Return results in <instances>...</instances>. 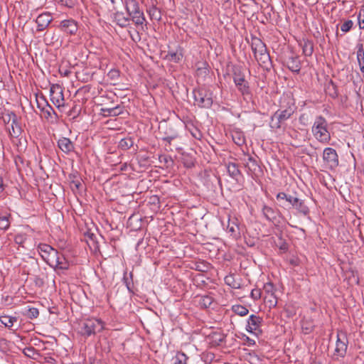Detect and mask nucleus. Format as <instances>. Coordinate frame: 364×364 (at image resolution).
<instances>
[{
    "label": "nucleus",
    "instance_id": "f257e3e1",
    "mask_svg": "<svg viewBox=\"0 0 364 364\" xmlns=\"http://www.w3.org/2000/svg\"><path fill=\"white\" fill-rule=\"evenodd\" d=\"M326 119L318 116L316 118L311 128V132L315 139L322 144H328L331 140V134L328 130Z\"/></svg>",
    "mask_w": 364,
    "mask_h": 364
},
{
    "label": "nucleus",
    "instance_id": "f03ea898",
    "mask_svg": "<svg viewBox=\"0 0 364 364\" xmlns=\"http://www.w3.org/2000/svg\"><path fill=\"white\" fill-rule=\"evenodd\" d=\"M251 47L258 63L261 66L267 67L271 60L266 45L261 39L255 37L252 38Z\"/></svg>",
    "mask_w": 364,
    "mask_h": 364
},
{
    "label": "nucleus",
    "instance_id": "7ed1b4c3",
    "mask_svg": "<svg viewBox=\"0 0 364 364\" xmlns=\"http://www.w3.org/2000/svg\"><path fill=\"white\" fill-rule=\"evenodd\" d=\"M126 10L135 26H141L143 29V26L146 25V20L144 12L139 8V3L136 0H127Z\"/></svg>",
    "mask_w": 364,
    "mask_h": 364
},
{
    "label": "nucleus",
    "instance_id": "20e7f679",
    "mask_svg": "<svg viewBox=\"0 0 364 364\" xmlns=\"http://www.w3.org/2000/svg\"><path fill=\"white\" fill-rule=\"evenodd\" d=\"M104 322L95 318H88L81 323L80 333L85 336H90L104 329Z\"/></svg>",
    "mask_w": 364,
    "mask_h": 364
},
{
    "label": "nucleus",
    "instance_id": "39448f33",
    "mask_svg": "<svg viewBox=\"0 0 364 364\" xmlns=\"http://www.w3.org/2000/svg\"><path fill=\"white\" fill-rule=\"evenodd\" d=\"M277 200L284 201L283 205H287L285 203H287L304 215H307L309 212V208L304 204V201L296 197L280 192L277 195Z\"/></svg>",
    "mask_w": 364,
    "mask_h": 364
},
{
    "label": "nucleus",
    "instance_id": "423d86ee",
    "mask_svg": "<svg viewBox=\"0 0 364 364\" xmlns=\"http://www.w3.org/2000/svg\"><path fill=\"white\" fill-rule=\"evenodd\" d=\"M195 103L203 108H209L213 105L212 92L204 88L195 89L193 91Z\"/></svg>",
    "mask_w": 364,
    "mask_h": 364
},
{
    "label": "nucleus",
    "instance_id": "0eeeda50",
    "mask_svg": "<svg viewBox=\"0 0 364 364\" xmlns=\"http://www.w3.org/2000/svg\"><path fill=\"white\" fill-rule=\"evenodd\" d=\"M294 110L289 107L283 110H277L271 117L269 125L272 129L277 130L282 127V123L289 119L294 114Z\"/></svg>",
    "mask_w": 364,
    "mask_h": 364
},
{
    "label": "nucleus",
    "instance_id": "6e6552de",
    "mask_svg": "<svg viewBox=\"0 0 364 364\" xmlns=\"http://www.w3.org/2000/svg\"><path fill=\"white\" fill-rule=\"evenodd\" d=\"M348 344V340L346 333L343 332L338 333L334 355L343 358L346 354Z\"/></svg>",
    "mask_w": 364,
    "mask_h": 364
},
{
    "label": "nucleus",
    "instance_id": "1a4fd4ad",
    "mask_svg": "<svg viewBox=\"0 0 364 364\" xmlns=\"http://www.w3.org/2000/svg\"><path fill=\"white\" fill-rule=\"evenodd\" d=\"M234 82L240 92L244 99L246 100L247 97L250 95V90L248 82L245 79V77L240 73H234L233 77Z\"/></svg>",
    "mask_w": 364,
    "mask_h": 364
},
{
    "label": "nucleus",
    "instance_id": "9d476101",
    "mask_svg": "<svg viewBox=\"0 0 364 364\" xmlns=\"http://www.w3.org/2000/svg\"><path fill=\"white\" fill-rule=\"evenodd\" d=\"M323 161L331 168H335L338 166V156L336 151L331 147H327L323 150Z\"/></svg>",
    "mask_w": 364,
    "mask_h": 364
},
{
    "label": "nucleus",
    "instance_id": "9b49d317",
    "mask_svg": "<svg viewBox=\"0 0 364 364\" xmlns=\"http://www.w3.org/2000/svg\"><path fill=\"white\" fill-rule=\"evenodd\" d=\"M263 319L262 318L252 314L248 319L247 321V331L250 333H254L255 334H257L258 333H261L262 331L260 330V326L262 325Z\"/></svg>",
    "mask_w": 364,
    "mask_h": 364
},
{
    "label": "nucleus",
    "instance_id": "f8f14e48",
    "mask_svg": "<svg viewBox=\"0 0 364 364\" xmlns=\"http://www.w3.org/2000/svg\"><path fill=\"white\" fill-rule=\"evenodd\" d=\"M59 28L62 31L70 35H75L78 30L77 22L71 18L62 21Z\"/></svg>",
    "mask_w": 364,
    "mask_h": 364
},
{
    "label": "nucleus",
    "instance_id": "ddd939ff",
    "mask_svg": "<svg viewBox=\"0 0 364 364\" xmlns=\"http://www.w3.org/2000/svg\"><path fill=\"white\" fill-rule=\"evenodd\" d=\"M53 18L49 12H45L40 14L36 19L37 24V31H44L51 23Z\"/></svg>",
    "mask_w": 364,
    "mask_h": 364
},
{
    "label": "nucleus",
    "instance_id": "4468645a",
    "mask_svg": "<svg viewBox=\"0 0 364 364\" xmlns=\"http://www.w3.org/2000/svg\"><path fill=\"white\" fill-rule=\"evenodd\" d=\"M50 100L58 108L64 106V97L63 90L58 86L56 87H52L50 88Z\"/></svg>",
    "mask_w": 364,
    "mask_h": 364
},
{
    "label": "nucleus",
    "instance_id": "2eb2a0df",
    "mask_svg": "<svg viewBox=\"0 0 364 364\" xmlns=\"http://www.w3.org/2000/svg\"><path fill=\"white\" fill-rule=\"evenodd\" d=\"M287 68L292 72L299 73L301 70V62L296 55H291L288 57L285 62Z\"/></svg>",
    "mask_w": 364,
    "mask_h": 364
},
{
    "label": "nucleus",
    "instance_id": "dca6fc26",
    "mask_svg": "<svg viewBox=\"0 0 364 364\" xmlns=\"http://www.w3.org/2000/svg\"><path fill=\"white\" fill-rule=\"evenodd\" d=\"M59 149L65 154H69L74 150V145L70 139L61 137L58 141Z\"/></svg>",
    "mask_w": 364,
    "mask_h": 364
},
{
    "label": "nucleus",
    "instance_id": "f3484780",
    "mask_svg": "<svg viewBox=\"0 0 364 364\" xmlns=\"http://www.w3.org/2000/svg\"><path fill=\"white\" fill-rule=\"evenodd\" d=\"M183 57V49L178 47L176 50H169L166 56V58L169 61L178 63L182 60Z\"/></svg>",
    "mask_w": 364,
    "mask_h": 364
},
{
    "label": "nucleus",
    "instance_id": "a211bd4d",
    "mask_svg": "<svg viewBox=\"0 0 364 364\" xmlns=\"http://www.w3.org/2000/svg\"><path fill=\"white\" fill-rule=\"evenodd\" d=\"M130 18L125 17L122 12H117L114 14V22L122 28H125L129 25Z\"/></svg>",
    "mask_w": 364,
    "mask_h": 364
},
{
    "label": "nucleus",
    "instance_id": "6ab92c4d",
    "mask_svg": "<svg viewBox=\"0 0 364 364\" xmlns=\"http://www.w3.org/2000/svg\"><path fill=\"white\" fill-rule=\"evenodd\" d=\"M50 245L47 244H40L38 247V250L42 257V259L46 261L47 257H48L49 255L51 253L52 250H53Z\"/></svg>",
    "mask_w": 364,
    "mask_h": 364
},
{
    "label": "nucleus",
    "instance_id": "aec40b11",
    "mask_svg": "<svg viewBox=\"0 0 364 364\" xmlns=\"http://www.w3.org/2000/svg\"><path fill=\"white\" fill-rule=\"evenodd\" d=\"M264 216L269 221L274 223L277 219V213L271 207L264 205L262 208Z\"/></svg>",
    "mask_w": 364,
    "mask_h": 364
},
{
    "label": "nucleus",
    "instance_id": "412c9836",
    "mask_svg": "<svg viewBox=\"0 0 364 364\" xmlns=\"http://www.w3.org/2000/svg\"><path fill=\"white\" fill-rule=\"evenodd\" d=\"M227 170L229 175L236 180H237L238 177L241 175L238 166L235 163H228L227 165Z\"/></svg>",
    "mask_w": 364,
    "mask_h": 364
},
{
    "label": "nucleus",
    "instance_id": "4be33fe9",
    "mask_svg": "<svg viewBox=\"0 0 364 364\" xmlns=\"http://www.w3.org/2000/svg\"><path fill=\"white\" fill-rule=\"evenodd\" d=\"M357 60L358 62L360 70L361 73H364V48L363 44H359L358 46L357 50Z\"/></svg>",
    "mask_w": 364,
    "mask_h": 364
},
{
    "label": "nucleus",
    "instance_id": "5701e85b",
    "mask_svg": "<svg viewBox=\"0 0 364 364\" xmlns=\"http://www.w3.org/2000/svg\"><path fill=\"white\" fill-rule=\"evenodd\" d=\"M303 53L306 56H311L314 52V43L311 41L304 40L301 43Z\"/></svg>",
    "mask_w": 364,
    "mask_h": 364
},
{
    "label": "nucleus",
    "instance_id": "b1692460",
    "mask_svg": "<svg viewBox=\"0 0 364 364\" xmlns=\"http://www.w3.org/2000/svg\"><path fill=\"white\" fill-rule=\"evenodd\" d=\"M134 145V140L132 137L127 136L122 139L118 144V147L123 150L127 151L129 149Z\"/></svg>",
    "mask_w": 364,
    "mask_h": 364
},
{
    "label": "nucleus",
    "instance_id": "393cba45",
    "mask_svg": "<svg viewBox=\"0 0 364 364\" xmlns=\"http://www.w3.org/2000/svg\"><path fill=\"white\" fill-rule=\"evenodd\" d=\"M227 231L230 233V235L237 237L240 236L239 226L238 225L234 222L229 220L228 225L227 226Z\"/></svg>",
    "mask_w": 364,
    "mask_h": 364
},
{
    "label": "nucleus",
    "instance_id": "a878e982",
    "mask_svg": "<svg viewBox=\"0 0 364 364\" xmlns=\"http://www.w3.org/2000/svg\"><path fill=\"white\" fill-rule=\"evenodd\" d=\"M146 11L152 20L159 21L161 18L160 10L155 6H151L147 9Z\"/></svg>",
    "mask_w": 364,
    "mask_h": 364
},
{
    "label": "nucleus",
    "instance_id": "bb28decb",
    "mask_svg": "<svg viewBox=\"0 0 364 364\" xmlns=\"http://www.w3.org/2000/svg\"><path fill=\"white\" fill-rule=\"evenodd\" d=\"M53 268H55V269L62 270L68 269L69 263L62 254H60V255L59 256V259H58V262L55 264Z\"/></svg>",
    "mask_w": 364,
    "mask_h": 364
},
{
    "label": "nucleus",
    "instance_id": "cd10ccee",
    "mask_svg": "<svg viewBox=\"0 0 364 364\" xmlns=\"http://www.w3.org/2000/svg\"><path fill=\"white\" fill-rule=\"evenodd\" d=\"M232 138L233 141L238 146H242L245 142V135L240 131H234L232 133Z\"/></svg>",
    "mask_w": 364,
    "mask_h": 364
},
{
    "label": "nucleus",
    "instance_id": "c85d7f7f",
    "mask_svg": "<svg viewBox=\"0 0 364 364\" xmlns=\"http://www.w3.org/2000/svg\"><path fill=\"white\" fill-rule=\"evenodd\" d=\"M60 254L54 249L52 250L51 253L49 255L48 257H47V259L45 261L49 266L53 267L55 264L58 262V259H59V256Z\"/></svg>",
    "mask_w": 364,
    "mask_h": 364
},
{
    "label": "nucleus",
    "instance_id": "c756f323",
    "mask_svg": "<svg viewBox=\"0 0 364 364\" xmlns=\"http://www.w3.org/2000/svg\"><path fill=\"white\" fill-rule=\"evenodd\" d=\"M42 100L44 101V102L46 103V107H42L40 102L38 100H37V104H38V108L41 109V110L43 111L48 115V116H46V117H51L52 114L57 116V114L55 112L53 107L48 105V103L45 100V99L43 97H42Z\"/></svg>",
    "mask_w": 364,
    "mask_h": 364
},
{
    "label": "nucleus",
    "instance_id": "7c9ffc66",
    "mask_svg": "<svg viewBox=\"0 0 364 364\" xmlns=\"http://www.w3.org/2000/svg\"><path fill=\"white\" fill-rule=\"evenodd\" d=\"M264 302L269 308L275 307L277 304V298L274 293L266 294L264 297Z\"/></svg>",
    "mask_w": 364,
    "mask_h": 364
},
{
    "label": "nucleus",
    "instance_id": "2f4dec72",
    "mask_svg": "<svg viewBox=\"0 0 364 364\" xmlns=\"http://www.w3.org/2000/svg\"><path fill=\"white\" fill-rule=\"evenodd\" d=\"M0 321L2 324H4L6 327L11 328L13 326L14 323L17 321L16 317H12L9 316H1L0 317Z\"/></svg>",
    "mask_w": 364,
    "mask_h": 364
},
{
    "label": "nucleus",
    "instance_id": "473e14b6",
    "mask_svg": "<svg viewBox=\"0 0 364 364\" xmlns=\"http://www.w3.org/2000/svg\"><path fill=\"white\" fill-rule=\"evenodd\" d=\"M117 108H102L101 112L104 117H109L113 116L116 117L122 114V111L119 110V112H116Z\"/></svg>",
    "mask_w": 364,
    "mask_h": 364
},
{
    "label": "nucleus",
    "instance_id": "72a5a7b5",
    "mask_svg": "<svg viewBox=\"0 0 364 364\" xmlns=\"http://www.w3.org/2000/svg\"><path fill=\"white\" fill-rule=\"evenodd\" d=\"M232 310L233 312L240 316H246L249 312L248 309L242 305H233Z\"/></svg>",
    "mask_w": 364,
    "mask_h": 364
},
{
    "label": "nucleus",
    "instance_id": "f704fd0d",
    "mask_svg": "<svg viewBox=\"0 0 364 364\" xmlns=\"http://www.w3.org/2000/svg\"><path fill=\"white\" fill-rule=\"evenodd\" d=\"M213 301V299L208 295L201 296L199 304L202 308L206 309L210 306Z\"/></svg>",
    "mask_w": 364,
    "mask_h": 364
},
{
    "label": "nucleus",
    "instance_id": "c9c22d12",
    "mask_svg": "<svg viewBox=\"0 0 364 364\" xmlns=\"http://www.w3.org/2000/svg\"><path fill=\"white\" fill-rule=\"evenodd\" d=\"M188 357L183 353L178 352L173 358V364H186Z\"/></svg>",
    "mask_w": 364,
    "mask_h": 364
},
{
    "label": "nucleus",
    "instance_id": "e433bc0d",
    "mask_svg": "<svg viewBox=\"0 0 364 364\" xmlns=\"http://www.w3.org/2000/svg\"><path fill=\"white\" fill-rule=\"evenodd\" d=\"M28 318L33 319L36 318L39 315L38 309L34 307L29 308L26 310V312L24 314Z\"/></svg>",
    "mask_w": 364,
    "mask_h": 364
},
{
    "label": "nucleus",
    "instance_id": "4c0bfd02",
    "mask_svg": "<svg viewBox=\"0 0 364 364\" xmlns=\"http://www.w3.org/2000/svg\"><path fill=\"white\" fill-rule=\"evenodd\" d=\"M9 226L10 222L9 220V218L7 216L0 217V229L6 230L9 229Z\"/></svg>",
    "mask_w": 364,
    "mask_h": 364
},
{
    "label": "nucleus",
    "instance_id": "58836bf2",
    "mask_svg": "<svg viewBox=\"0 0 364 364\" xmlns=\"http://www.w3.org/2000/svg\"><path fill=\"white\" fill-rule=\"evenodd\" d=\"M353 26V21L347 20L341 26V30L343 33H347L350 31Z\"/></svg>",
    "mask_w": 364,
    "mask_h": 364
},
{
    "label": "nucleus",
    "instance_id": "ea45409f",
    "mask_svg": "<svg viewBox=\"0 0 364 364\" xmlns=\"http://www.w3.org/2000/svg\"><path fill=\"white\" fill-rule=\"evenodd\" d=\"M26 235L23 234H18L14 237V241L18 245H23L24 242L26 241Z\"/></svg>",
    "mask_w": 364,
    "mask_h": 364
},
{
    "label": "nucleus",
    "instance_id": "a19ab883",
    "mask_svg": "<svg viewBox=\"0 0 364 364\" xmlns=\"http://www.w3.org/2000/svg\"><path fill=\"white\" fill-rule=\"evenodd\" d=\"M262 296V291L259 289H254L251 291V297L254 300H257Z\"/></svg>",
    "mask_w": 364,
    "mask_h": 364
},
{
    "label": "nucleus",
    "instance_id": "79ce46f5",
    "mask_svg": "<svg viewBox=\"0 0 364 364\" xmlns=\"http://www.w3.org/2000/svg\"><path fill=\"white\" fill-rule=\"evenodd\" d=\"M358 21L360 29H364V11L363 14H362V11L360 10L358 14Z\"/></svg>",
    "mask_w": 364,
    "mask_h": 364
},
{
    "label": "nucleus",
    "instance_id": "37998d69",
    "mask_svg": "<svg viewBox=\"0 0 364 364\" xmlns=\"http://www.w3.org/2000/svg\"><path fill=\"white\" fill-rule=\"evenodd\" d=\"M264 291L266 294L274 293V286L272 283H267L264 285Z\"/></svg>",
    "mask_w": 364,
    "mask_h": 364
},
{
    "label": "nucleus",
    "instance_id": "c03bdc74",
    "mask_svg": "<svg viewBox=\"0 0 364 364\" xmlns=\"http://www.w3.org/2000/svg\"><path fill=\"white\" fill-rule=\"evenodd\" d=\"M134 32L136 33V35L134 36L132 33V31H129V36L130 37L132 38V39L135 41V42H138L141 40V36L139 35V32L134 30Z\"/></svg>",
    "mask_w": 364,
    "mask_h": 364
},
{
    "label": "nucleus",
    "instance_id": "a18cd8bd",
    "mask_svg": "<svg viewBox=\"0 0 364 364\" xmlns=\"http://www.w3.org/2000/svg\"><path fill=\"white\" fill-rule=\"evenodd\" d=\"M108 76L110 77V78L112 79H115L119 77V73L117 70H111L108 73Z\"/></svg>",
    "mask_w": 364,
    "mask_h": 364
},
{
    "label": "nucleus",
    "instance_id": "49530a36",
    "mask_svg": "<svg viewBox=\"0 0 364 364\" xmlns=\"http://www.w3.org/2000/svg\"><path fill=\"white\" fill-rule=\"evenodd\" d=\"M11 129H12V132H11V131H10V134L12 136H16L20 132V128L18 127L17 125L15 127L13 124L11 125Z\"/></svg>",
    "mask_w": 364,
    "mask_h": 364
},
{
    "label": "nucleus",
    "instance_id": "de8ad7c7",
    "mask_svg": "<svg viewBox=\"0 0 364 364\" xmlns=\"http://www.w3.org/2000/svg\"><path fill=\"white\" fill-rule=\"evenodd\" d=\"M35 352H36V350L33 347L26 348L25 349V354L28 356H31L32 355H33L35 353Z\"/></svg>",
    "mask_w": 364,
    "mask_h": 364
},
{
    "label": "nucleus",
    "instance_id": "09e8293b",
    "mask_svg": "<svg viewBox=\"0 0 364 364\" xmlns=\"http://www.w3.org/2000/svg\"><path fill=\"white\" fill-rule=\"evenodd\" d=\"M203 267H200V265H198L197 266V269L199 270V271H202V272H205L206 271L207 269H205L204 268L205 267L206 269H208V266L204 264H202Z\"/></svg>",
    "mask_w": 364,
    "mask_h": 364
},
{
    "label": "nucleus",
    "instance_id": "8fccbe9b",
    "mask_svg": "<svg viewBox=\"0 0 364 364\" xmlns=\"http://www.w3.org/2000/svg\"><path fill=\"white\" fill-rule=\"evenodd\" d=\"M4 190V181L2 177L0 176V193Z\"/></svg>",
    "mask_w": 364,
    "mask_h": 364
},
{
    "label": "nucleus",
    "instance_id": "3c124183",
    "mask_svg": "<svg viewBox=\"0 0 364 364\" xmlns=\"http://www.w3.org/2000/svg\"><path fill=\"white\" fill-rule=\"evenodd\" d=\"M232 279V277L231 276L230 277H226L225 278V281L226 282V284H229V285H231L230 282H231V280Z\"/></svg>",
    "mask_w": 364,
    "mask_h": 364
},
{
    "label": "nucleus",
    "instance_id": "603ef678",
    "mask_svg": "<svg viewBox=\"0 0 364 364\" xmlns=\"http://www.w3.org/2000/svg\"><path fill=\"white\" fill-rule=\"evenodd\" d=\"M248 161H250L253 166H257L256 161L252 157L250 156Z\"/></svg>",
    "mask_w": 364,
    "mask_h": 364
},
{
    "label": "nucleus",
    "instance_id": "864d4df0",
    "mask_svg": "<svg viewBox=\"0 0 364 364\" xmlns=\"http://www.w3.org/2000/svg\"><path fill=\"white\" fill-rule=\"evenodd\" d=\"M173 139H174V136H167V137L164 138V140L166 141L168 143H171V141L173 140Z\"/></svg>",
    "mask_w": 364,
    "mask_h": 364
},
{
    "label": "nucleus",
    "instance_id": "5fc2aeb1",
    "mask_svg": "<svg viewBox=\"0 0 364 364\" xmlns=\"http://www.w3.org/2000/svg\"><path fill=\"white\" fill-rule=\"evenodd\" d=\"M114 108H117L116 112H119V110H121L122 112V110H123L122 107H120L119 105H117V106L114 107Z\"/></svg>",
    "mask_w": 364,
    "mask_h": 364
},
{
    "label": "nucleus",
    "instance_id": "6e6d98bb",
    "mask_svg": "<svg viewBox=\"0 0 364 364\" xmlns=\"http://www.w3.org/2000/svg\"><path fill=\"white\" fill-rule=\"evenodd\" d=\"M247 340L249 342L250 344H255V341L250 339V338L247 337Z\"/></svg>",
    "mask_w": 364,
    "mask_h": 364
},
{
    "label": "nucleus",
    "instance_id": "4d7b16f0",
    "mask_svg": "<svg viewBox=\"0 0 364 364\" xmlns=\"http://www.w3.org/2000/svg\"><path fill=\"white\" fill-rule=\"evenodd\" d=\"M70 73V71H68V70H65V71L64 72L63 75H64L65 76H68V75H69Z\"/></svg>",
    "mask_w": 364,
    "mask_h": 364
},
{
    "label": "nucleus",
    "instance_id": "13d9d810",
    "mask_svg": "<svg viewBox=\"0 0 364 364\" xmlns=\"http://www.w3.org/2000/svg\"><path fill=\"white\" fill-rule=\"evenodd\" d=\"M313 364H321V363H320V362H314Z\"/></svg>",
    "mask_w": 364,
    "mask_h": 364
},
{
    "label": "nucleus",
    "instance_id": "bf43d9fd",
    "mask_svg": "<svg viewBox=\"0 0 364 364\" xmlns=\"http://www.w3.org/2000/svg\"><path fill=\"white\" fill-rule=\"evenodd\" d=\"M232 287H233V288H235V289H236V288H237V286H235V284H233V285H232Z\"/></svg>",
    "mask_w": 364,
    "mask_h": 364
},
{
    "label": "nucleus",
    "instance_id": "052dcab7",
    "mask_svg": "<svg viewBox=\"0 0 364 364\" xmlns=\"http://www.w3.org/2000/svg\"><path fill=\"white\" fill-rule=\"evenodd\" d=\"M336 96H337V94H336V93H335V95H333V97H336Z\"/></svg>",
    "mask_w": 364,
    "mask_h": 364
},
{
    "label": "nucleus",
    "instance_id": "680f3d73",
    "mask_svg": "<svg viewBox=\"0 0 364 364\" xmlns=\"http://www.w3.org/2000/svg\"><path fill=\"white\" fill-rule=\"evenodd\" d=\"M112 3H114V0H110Z\"/></svg>",
    "mask_w": 364,
    "mask_h": 364
}]
</instances>
